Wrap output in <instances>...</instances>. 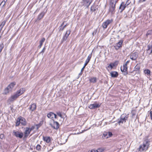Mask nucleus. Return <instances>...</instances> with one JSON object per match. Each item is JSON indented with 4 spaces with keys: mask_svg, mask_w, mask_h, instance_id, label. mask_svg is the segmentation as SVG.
Returning a JSON list of instances; mask_svg holds the SVG:
<instances>
[{
    "mask_svg": "<svg viewBox=\"0 0 152 152\" xmlns=\"http://www.w3.org/2000/svg\"><path fill=\"white\" fill-rule=\"evenodd\" d=\"M129 117L128 115L123 114L121 116L120 119L118 122V124L120 125L121 124H123L126 122Z\"/></svg>",
    "mask_w": 152,
    "mask_h": 152,
    "instance_id": "nucleus-6",
    "label": "nucleus"
},
{
    "mask_svg": "<svg viewBox=\"0 0 152 152\" xmlns=\"http://www.w3.org/2000/svg\"><path fill=\"white\" fill-rule=\"evenodd\" d=\"M131 1H129V0H127L125 4V5H126V6H127L128 5H129Z\"/></svg>",
    "mask_w": 152,
    "mask_h": 152,
    "instance_id": "nucleus-35",
    "label": "nucleus"
},
{
    "mask_svg": "<svg viewBox=\"0 0 152 152\" xmlns=\"http://www.w3.org/2000/svg\"><path fill=\"white\" fill-rule=\"evenodd\" d=\"M43 140L44 141L48 143L50 142L51 140L50 137L48 136H43Z\"/></svg>",
    "mask_w": 152,
    "mask_h": 152,
    "instance_id": "nucleus-17",
    "label": "nucleus"
},
{
    "mask_svg": "<svg viewBox=\"0 0 152 152\" xmlns=\"http://www.w3.org/2000/svg\"><path fill=\"white\" fill-rule=\"evenodd\" d=\"M50 125L54 129H58L59 128V124L57 122L53 121V123Z\"/></svg>",
    "mask_w": 152,
    "mask_h": 152,
    "instance_id": "nucleus-15",
    "label": "nucleus"
},
{
    "mask_svg": "<svg viewBox=\"0 0 152 152\" xmlns=\"http://www.w3.org/2000/svg\"><path fill=\"white\" fill-rule=\"evenodd\" d=\"M150 116L152 120V111H151L150 112Z\"/></svg>",
    "mask_w": 152,
    "mask_h": 152,
    "instance_id": "nucleus-42",
    "label": "nucleus"
},
{
    "mask_svg": "<svg viewBox=\"0 0 152 152\" xmlns=\"http://www.w3.org/2000/svg\"><path fill=\"white\" fill-rule=\"evenodd\" d=\"M71 31L70 30H67L64 36L63 37L62 40H61V42L62 43L64 41L66 40L67 38L68 37Z\"/></svg>",
    "mask_w": 152,
    "mask_h": 152,
    "instance_id": "nucleus-10",
    "label": "nucleus"
},
{
    "mask_svg": "<svg viewBox=\"0 0 152 152\" xmlns=\"http://www.w3.org/2000/svg\"><path fill=\"white\" fill-rule=\"evenodd\" d=\"M45 47L43 48V49L42 50V51L40 53H44L45 51Z\"/></svg>",
    "mask_w": 152,
    "mask_h": 152,
    "instance_id": "nucleus-41",
    "label": "nucleus"
},
{
    "mask_svg": "<svg viewBox=\"0 0 152 152\" xmlns=\"http://www.w3.org/2000/svg\"><path fill=\"white\" fill-rule=\"evenodd\" d=\"M20 124H21L22 125L24 126L26 125L27 124L25 119L21 116L17 118L15 126H18Z\"/></svg>",
    "mask_w": 152,
    "mask_h": 152,
    "instance_id": "nucleus-3",
    "label": "nucleus"
},
{
    "mask_svg": "<svg viewBox=\"0 0 152 152\" xmlns=\"http://www.w3.org/2000/svg\"><path fill=\"white\" fill-rule=\"evenodd\" d=\"M15 85L16 83L15 82H13L10 83L4 90V93L5 94H6L12 91L13 88Z\"/></svg>",
    "mask_w": 152,
    "mask_h": 152,
    "instance_id": "nucleus-5",
    "label": "nucleus"
},
{
    "mask_svg": "<svg viewBox=\"0 0 152 152\" xmlns=\"http://www.w3.org/2000/svg\"><path fill=\"white\" fill-rule=\"evenodd\" d=\"M113 19H107L102 24V26L104 29H106L107 26L113 22Z\"/></svg>",
    "mask_w": 152,
    "mask_h": 152,
    "instance_id": "nucleus-7",
    "label": "nucleus"
},
{
    "mask_svg": "<svg viewBox=\"0 0 152 152\" xmlns=\"http://www.w3.org/2000/svg\"><path fill=\"white\" fill-rule=\"evenodd\" d=\"M45 40V38H42L39 42V45L38 46V48L40 49L43 43Z\"/></svg>",
    "mask_w": 152,
    "mask_h": 152,
    "instance_id": "nucleus-22",
    "label": "nucleus"
},
{
    "mask_svg": "<svg viewBox=\"0 0 152 152\" xmlns=\"http://www.w3.org/2000/svg\"><path fill=\"white\" fill-rule=\"evenodd\" d=\"M91 56H92V53L90 54L88 56V57H87V59L85 61V63L84 64L85 65V66H86L87 65V64H88V62H89V61H90L91 59Z\"/></svg>",
    "mask_w": 152,
    "mask_h": 152,
    "instance_id": "nucleus-24",
    "label": "nucleus"
},
{
    "mask_svg": "<svg viewBox=\"0 0 152 152\" xmlns=\"http://www.w3.org/2000/svg\"><path fill=\"white\" fill-rule=\"evenodd\" d=\"M145 1V0H140L139 2H142Z\"/></svg>",
    "mask_w": 152,
    "mask_h": 152,
    "instance_id": "nucleus-46",
    "label": "nucleus"
},
{
    "mask_svg": "<svg viewBox=\"0 0 152 152\" xmlns=\"http://www.w3.org/2000/svg\"><path fill=\"white\" fill-rule=\"evenodd\" d=\"M110 64H112V65L113 67L114 66V64H113V63H111Z\"/></svg>",
    "mask_w": 152,
    "mask_h": 152,
    "instance_id": "nucleus-50",
    "label": "nucleus"
},
{
    "mask_svg": "<svg viewBox=\"0 0 152 152\" xmlns=\"http://www.w3.org/2000/svg\"><path fill=\"white\" fill-rule=\"evenodd\" d=\"M140 68V66L139 65L137 64L134 67L135 70L137 71L139 70Z\"/></svg>",
    "mask_w": 152,
    "mask_h": 152,
    "instance_id": "nucleus-29",
    "label": "nucleus"
},
{
    "mask_svg": "<svg viewBox=\"0 0 152 152\" xmlns=\"http://www.w3.org/2000/svg\"><path fill=\"white\" fill-rule=\"evenodd\" d=\"M47 116L49 118H51L53 120L54 118H57L56 115L52 112H50L48 113L47 115Z\"/></svg>",
    "mask_w": 152,
    "mask_h": 152,
    "instance_id": "nucleus-14",
    "label": "nucleus"
},
{
    "mask_svg": "<svg viewBox=\"0 0 152 152\" xmlns=\"http://www.w3.org/2000/svg\"><path fill=\"white\" fill-rule=\"evenodd\" d=\"M64 22H63L62 24H61V26L59 27V28H62V26L64 25Z\"/></svg>",
    "mask_w": 152,
    "mask_h": 152,
    "instance_id": "nucleus-48",
    "label": "nucleus"
},
{
    "mask_svg": "<svg viewBox=\"0 0 152 152\" xmlns=\"http://www.w3.org/2000/svg\"><path fill=\"white\" fill-rule=\"evenodd\" d=\"M36 126H37V129H38L39 128L40 126V124H37L36 125Z\"/></svg>",
    "mask_w": 152,
    "mask_h": 152,
    "instance_id": "nucleus-44",
    "label": "nucleus"
},
{
    "mask_svg": "<svg viewBox=\"0 0 152 152\" xmlns=\"http://www.w3.org/2000/svg\"><path fill=\"white\" fill-rule=\"evenodd\" d=\"M25 91V89L23 88H21L14 95H12L10 99L11 101H13L15 100L19 96L22 94Z\"/></svg>",
    "mask_w": 152,
    "mask_h": 152,
    "instance_id": "nucleus-1",
    "label": "nucleus"
},
{
    "mask_svg": "<svg viewBox=\"0 0 152 152\" xmlns=\"http://www.w3.org/2000/svg\"><path fill=\"white\" fill-rule=\"evenodd\" d=\"M126 5L125 4V3L124 2H122L121 4L120 5L119 7V9L121 10V12H122L124 10L126 7Z\"/></svg>",
    "mask_w": 152,
    "mask_h": 152,
    "instance_id": "nucleus-19",
    "label": "nucleus"
},
{
    "mask_svg": "<svg viewBox=\"0 0 152 152\" xmlns=\"http://www.w3.org/2000/svg\"><path fill=\"white\" fill-rule=\"evenodd\" d=\"M152 34V30H149L147 33H146V35L147 36L148 35L151 34Z\"/></svg>",
    "mask_w": 152,
    "mask_h": 152,
    "instance_id": "nucleus-31",
    "label": "nucleus"
},
{
    "mask_svg": "<svg viewBox=\"0 0 152 152\" xmlns=\"http://www.w3.org/2000/svg\"><path fill=\"white\" fill-rule=\"evenodd\" d=\"M29 130L31 132L32 130H34L35 128V126H32L31 127H28Z\"/></svg>",
    "mask_w": 152,
    "mask_h": 152,
    "instance_id": "nucleus-34",
    "label": "nucleus"
},
{
    "mask_svg": "<svg viewBox=\"0 0 152 152\" xmlns=\"http://www.w3.org/2000/svg\"><path fill=\"white\" fill-rule=\"evenodd\" d=\"M66 140H67V139H66V141H65V142H66Z\"/></svg>",
    "mask_w": 152,
    "mask_h": 152,
    "instance_id": "nucleus-54",
    "label": "nucleus"
},
{
    "mask_svg": "<svg viewBox=\"0 0 152 152\" xmlns=\"http://www.w3.org/2000/svg\"><path fill=\"white\" fill-rule=\"evenodd\" d=\"M86 66H85V65L84 64V66H83V67L82 68V69L81 70V72H83V70H84V69L86 67Z\"/></svg>",
    "mask_w": 152,
    "mask_h": 152,
    "instance_id": "nucleus-43",
    "label": "nucleus"
},
{
    "mask_svg": "<svg viewBox=\"0 0 152 152\" xmlns=\"http://www.w3.org/2000/svg\"><path fill=\"white\" fill-rule=\"evenodd\" d=\"M67 26V25H64L63 27V28H60V30H59L60 31H63L64 30V28L66 26Z\"/></svg>",
    "mask_w": 152,
    "mask_h": 152,
    "instance_id": "nucleus-40",
    "label": "nucleus"
},
{
    "mask_svg": "<svg viewBox=\"0 0 152 152\" xmlns=\"http://www.w3.org/2000/svg\"><path fill=\"white\" fill-rule=\"evenodd\" d=\"M147 53L149 54L152 53V45H148V49H147Z\"/></svg>",
    "mask_w": 152,
    "mask_h": 152,
    "instance_id": "nucleus-18",
    "label": "nucleus"
},
{
    "mask_svg": "<svg viewBox=\"0 0 152 152\" xmlns=\"http://www.w3.org/2000/svg\"><path fill=\"white\" fill-rule=\"evenodd\" d=\"M149 146V142L147 140H145L142 144L140 146L139 151H145L148 150Z\"/></svg>",
    "mask_w": 152,
    "mask_h": 152,
    "instance_id": "nucleus-2",
    "label": "nucleus"
},
{
    "mask_svg": "<svg viewBox=\"0 0 152 152\" xmlns=\"http://www.w3.org/2000/svg\"><path fill=\"white\" fill-rule=\"evenodd\" d=\"M104 149L102 148H99L97 150H94L95 152H103L104 151Z\"/></svg>",
    "mask_w": 152,
    "mask_h": 152,
    "instance_id": "nucleus-26",
    "label": "nucleus"
},
{
    "mask_svg": "<svg viewBox=\"0 0 152 152\" xmlns=\"http://www.w3.org/2000/svg\"><path fill=\"white\" fill-rule=\"evenodd\" d=\"M1 36H0V38H1Z\"/></svg>",
    "mask_w": 152,
    "mask_h": 152,
    "instance_id": "nucleus-56",
    "label": "nucleus"
},
{
    "mask_svg": "<svg viewBox=\"0 0 152 152\" xmlns=\"http://www.w3.org/2000/svg\"><path fill=\"white\" fill-rule=\"evenodd\" d=\"M100 106V104L97 102H95L92 104H90L89 106V108L91 109H94L99 107Z\"/></svg>",
    "mask_w": 152,
    "mask_h": 152,
    "instance_id": "nucleus-11",
    "label": "nucleus"
},
{
    "mask_svg": "<svg viewBox=\"0 0 152 152\" xmlns=\"http://www.w3.org/2000/svg\"><path fill=\"white\" fill-rule=\"evenodd\" d=\"M138 56L137 53L135 52L134 53H132L130 54V58L132 60H136Z\"/></svg>",
    "mask_w": 152,
    "mask_h": 152,
    "instance_id": "nucleus-12",
    "label": "nucleus"
},
{
    "mask_svg": "<svg viewBox=\"0 0 152 152\" xmlns=\"http://www.w3.org/2000/svg\"><path fill=\"white\" fill-rule=\"evenodd\" d=\"M13 134L16 137H19L20 138H22L23 136V134L22 132H20L14 130L13 131Z\"/></svg>",
    "mask_w": 152,
    "mask_h": 152,
    "instance_id": "nucleus-9",
    "label": "nucleus"
},
{
    "mask_svg": "<svg viewBox=\"0 0 152 152\" xmlns=\"http://www.w3.org/2000/svg\"><path fill=\"white\" fill-rule=\"evenodd\" d=\"M80 134V133H77V134Z\"/></svg>",
    "mask_w": 152,
    "mask_h": 152,
    "instance_id": "nucleus-53",
    "label": "nucleus"
},
{
    "mask_svg": "<svg viewBox=\"0 0 152 152\" xmlns=\"http://www.w3.org/2000/svg\"><path fill=\"white\" fill-rule=\"evenodd\" d=\"M41 146L39 145H37L36 146V149L37 150L39 151L41 149Z\"/></svg>",
    "mask_w": 152,
    "mask_h": 152,
    "instance_id": "nucleus-32",
    "label": "nucleus"
},
{
    "mask_svg": "<svg viewBox=\"0 0 152 152\" xmlns=\"http://www.w3.org/2000/svg\"><path fill=\"white\" fill-rule=\"evenodd\" d=\"M129 61H128L126 62V63L125 64H126V65L127 66V64H129Z\"/></svg>",
    "mask_w": 152,
    "mask_h": 152,
    "instance_id": "nucleus-45",
    "label": "nucleus"
},
{
    "mask_svg": "<svg viewBox=\"0 0 152 152\" xmlns=\"http://www.w3.org/2000/svg\"><path fill=\"white\" fill-rule=\"evenodd\" d=\"M53 149V147H52V148H51V149H50L49 151H51V150L52 149Z\"/></svg>",
    "mask_w": 152,
    "mask_h": 152,
    "instance_id": "nucleus-51",
    "label": "nucleus"
},
{
    "mask_svg": "<svg viewBox=\"0 0 152 152\" xmlns=\"http://www.w3.org/2000/svg\"><path fill=\"white\" fill-rule=\"evenodd\" d=\"M85 131V130H83V131H82V132H81V133H83V132H84Z\"/></svg>",
    "mask_w": 152,
    "mask_h": 152,
    "instance_id": "nucleus-52",
    "label": "nucleus"
},
{
    "mask_svg": "<svg viewBox=\"0 0 152 152\" xmlns=\"http://www.w3.org/2000/svg\"><path fill=\"white\" fill-rule=\"evenodd\" d=\"M36 104H35L34 103L30 106L29 109L31 110V111H33L36 109Z\"/></svg>",
    "mask_w": 152,
    "mask_h": 152,
    "instance_id": "nucleus-21",
    "label": "nucleus"
},
{
    "mask_svg": "<svg viewBox=\"0 0 152 152\" xmlns=\"http://www.w3.org/2000/svg\"><path fill=\"white\" fill-rule=\"evenodd\" d=\"M7 1V0H4L2 1L0 5H1L3 3H4V4L3 5V7L5 5L6 2Z\"/></svg>",
    "mask_w": 152,
    "mask_h": 152,
    "instance_id": "nucleus-33",
    "label": "nucleus"
},
{
    "mask_svg": "<svg viewBox=\"0 0 152 152\" xmlns=\"http://www.w3.org/2000/svg\"><path fill=\"white\" fill-rule=\"evenodd\" d=\"M88 152H95L94 150H92L91 151H89Z\"/></svg>",
    "mask_w": 152,
    "mask_h": 152,
    "instance_id": "nucleus-47",
    "label": "nucleus"
},
{
    "mask_svg": "<svg viewBox=\"0 0 152 152\" xmlns=\"http://www.w3.org/2000/svg\"><path fill=\"white\" fill-rule=\"evenodd\" d=\"M45 15V13L44 12H41L37 17V20H39L42 19Z\"/></svg>",
    "mask_w": 152,
    "mask_h": 152,
    "instance_id": "nucleus-23",
    "label": "nucleus"
},
{
    "mask_svg": "<svg viewBox=\"0 0 152 152\" xmlns=\"http://www.w3.org/2000/svg\"><path fill=\"white\" fill-rule=\"evenodd\" d=\"M123 41L122 40H120L119 42L117 44V45L115 46V48L116 50H118L119 48L122 46V43Z\"/></svg>",
    "mask_w": 152,
    "mask_h": 152,
    "instance_id": "nucleus-13",
    "label": "nucleus"
},
{
    "mask_svg": "<svg viewBox=\"0 0 152 152\" xmlns=\"http://www.w3.org/2000/svg\"><path fill=\"white\" fill-rule=\"evenodd\" d=\"M121 70L122 72H123L126 73V71L127 69V66L126 64H124L122 67H121Z\"/></svg>",
    "mask_w": 152,
    "mask_h": 152,
    "instance_id": "nucleus-25",
    "label": "nucleus"
},
{
    "mask_svg": "<svg viewBox=\"0 0 152 152\" xmlns=\"http://www.w3.org/2000/svg\"><path fill=\"white\" fill-rule=\"evenodd\" d=\"M111 76L113 77H116L118 75V72L115 71H113L110 73Z\"/></svg>",
    "mask_w": 152,
    "mask_h": 152,
    "instance_id": "nucleus-20",
    "label": "nucleus"
},
{
    "mask_svg": "<svg viewBox=\"0 0 152 152\" xmlns=\"http://www.w3.org/2000/svg\"><path fill=\"white\" fill-rule=\"evenodd\" d=\"M107 134H104V135L105 136L106 135H107V134L108 135V136L107 137L108 138V137H111L112 135V132H109L108 133H106Z\"/></svg>",
    "mask_w": 152,
    "mask_h": 152,
    "instance_id": "nucleus-30",
    "label": "nucleus"
},
{
    "mask_svg": "<svg viewBox=\"0 0 152 152\" xmlns=\"http://www.w3.org/2000/svg\"><path fill=\"white\" fill-rule=\"evenodd\" d=\"M30 132H31L28 128V127H26L25 131L24 132V137L25 138H27L30 134Z\"/></svg>",
    "mask_w": 152,
    "mask_h": 152,
    "instance_id": "nucleus-16",
    "label": "nucleus"
},
{
    "mask_svg": "<svg viewBox=\"0 0 152 152\" xmlns=\"http://www.w3.org/2000/svg\"><path fill=\"white\" fill-rule=\"evenodd\" d=\"M144 72L145 74H146L148 75L149 76L150 75V71L148 69L144 70Z\"/></svg>",
    "mask_w": 152,
    "mask_h": 152,
    "instance_id": "nucleus-27",
    "label": "nucleus"
},
{
    "mask_svg": "<svg viewBox=\"0 0 152 152\" xmlns=\"http://www.w3.org/2000/svg\"><path fill=\"white\" fill-rule=\"evenodd\" d=\"M57 115L61 118H62V115L61 113L60 112H58L57 113Z\"/></svg>",
    "mask_w": 152,
    "mask_h": 152,
    "instance_id": "nucleus-39",
    "label": "nucleus"
},
{
    "mask_svg": "<svg viewBox=\"0 0 152 152\" xmlns=\"http://www.w3.org/2000/svg\"><path fill=\"white\" fill-rule=\"evenodd\" d=\"M92 1L93 0H83L81 3L83 6L88 7Z\"/></svg>",
    "mask_w": 152,
    "mask_h": 152,
    "instance_id": "nucleus-8",
    "label": "nucleus"
},
{
    "mask_svg": "<svg viewBox=\"0 0 152 152\" xmlns=\"http://www.w3.org/2000/svg\"><path fill=\"white\" fill-rule=\"evenodd\" d=\"M118 0H111L110 2V6L109 10L112 14H114L115 12V6Z\"/></svg>",
    "mask_w": 152,
    "mask_h": 152,
    "instance_id": "nucleus-4",
    "label": "nucleus"
},
{
    "mask_svg": "<svg viewBox=\"0 0 152 152\" xmlns=\"http://www.w3.org/2000/svg\"><path fill=\"white\" fill-rule=\"evenodd\" d=\"M4 4V3H3L2 4V5Z\"/></svg>",
    "mask_w": 152,
    "mask_h": 152,
    "instance_id": "nucleus-55",
    "label": "nucleus"
},
{
    "mask_svg": "<svg viewBox=\"0 0 152 152\" xmlns=\"http://www.w3.org/2000/svg\"><path fill=\"white\" fill-rule=\"evenodd\" d=\"M116 63H117V62H115L114 63H113V64H114V66L116 65ZM117 64H116V65Z\"/></svg>",
    "mask_w": 152,
    "mask_h": 152,
    "instance_id": "nucleus-49",
    "label": "nucleus"
},
{
    "mask_svg": "<svg viewBox=\"0 0 152 152\" xmlns=\"http://www.w3.org/2000/svg\"><path fill=\"white\" fill-rule=\"evenodd\" d=\"M96 8L94 6H91V10L93 12H94L96 10Z\"/></svg>",
    "mask_w": 152,
    "mask_h": 152,
    "instance_id": "nucleus-36",
    "label": "nucleus"
},
{
    "mask_svg": "<svg viewBox=\"0 0 152 152\" xmlns=\"http://www.w3.org/2000/svg\"><path fill=\"white\" fill-rule=\"evenodd\" d=\"M110 68V69H112L113 68L112 64H110L107 66V69H108V68Z\"/></svg>",
    "mask_w": 152,
    "mask_h": 152,
    "instance_id": "nucleus-38",
    "label": "nucleus"
},
{
    "mask_svg": "<svg viewBox=\"0 0 152 152\" xmlns=\"http://www.w3.org/2000/svg\"><path fill=\"white\" fill-rule=\"evenodd\" d=\"M0 138L1 139H3L5 138L3 134H0Z\"/></svg>",
    "mask_w": 152,
    "mask_h": 152,
    "instance_id": "nucleus-37",
    "label": "nucleus"
},
{
    "mask_svg": "<svg viewBox=\"0 0 152 152\" xmlns=\"http://www.w3.org/2000/svg\"><path fill=\"white\" fill-rule=\"evenodd\" d=\"M90 81L92 83H95L96 81V77L92 78L90 79Z\"/></svg>",
    "mask_w": 152,
    "mask_h": 152,
    "instance_id": "nucleus-28",
    "label": "nucleus"
}]
</instances>
